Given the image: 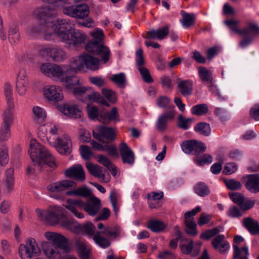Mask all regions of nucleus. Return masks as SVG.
Masks as SVG:
<instances>
[{
    "label": "nucleus",
    "instance_id": "obj_1",
    "mask_svg": "<svg viewBox=\"0 0 259 259\" xmlns=\"http://www.w3.org/2000/svg\"><path fill=\"white\" fill-rule=\"evenodd\" d=\"M33 15L38 20V24L29 29V34L40 36L48 41L63 42L74 48H80L85 44V33L78 29H72L68 20L55 19V11L49 7L43 6L37 8Z\"/></svg>",
    "mask_w": 259,
    "mask_h": 259
},
{
    "label": "nucleus",
    "instance_id": "obj_2",
    "mask_svg": "<svg viewBox=\"0 0 259 259\" xmlns=\"http://www.w3.org/2000/svg\"><path fill=\"white\" fill-rule=\"evenodd\" d=\"M71 68L70 65L60 66L50 63H42L40 66V70L45 76L60 81L67 89L73 88L74 86L79 84L77 76L70 75Z\"/></svg>",
    "mask_w": 259,
    "mask_h": 259
},
{
    "label": "nucleus",
    "instance_id": "obj_3",
    "mask_svg": "<svg viewBox=\"0 0 259 259\" xmlns=\"http://www.w3.org/2000/svg\"><path fill=\"white\" fill-rule=\"evenodd\" d=\"M30 156L34 162V168L27 167L28 172L33 171H43L48 167L50 170L56 167V161L53 156L42 145L35 140H31L29 150Z\"/></svg>",
    "mask_w": 259,
    "mask_h": 259
},
{
    "label": "nucleus",
    "instance_id": "obj_4",
    "mask_svg": "<svg viewBox=\"0 0 259 259\" xmlns=\"http://www.w3.org/2000/svg\"><path fill=\"white\" fill-rule=\"evenodd\" d=\"M92 39L85 46V50L89 53L100 57V61L106 63L110 59L111 52L109 48L102 43L104 37L103 31L99 28L91 32Z\"/></svg>",
    "mask_w": 259,
    "mask_h": 259
},
{
    "label": "nucleus",
    "instance_id": "obj_5",
    "mask_svg": "<svg viewBox=\"0 0 259 259\" xmlns=\"http://www.w3.org/2000/svg\"><path fill=\"white\" fill-rule=\"evenodd\" d=\"M70 65L72 67L71 73L82 70L84 67L92 71H96L100 69V61L99 58L84 53L78 58L73 59Z\"/></svg>",
    "mask_w": 259,
    "mask_h": 259
},
{
    "label": "nucleus",
    "instance_id": "obj_6",
    "mask_svg": "<svg viewBox=\"0 0 259 259\" xmlns=\"http://www.w3.org/2000/svg\"><path fill=\"white\" fill-rule=\"evenodd\" d=\"M39 136L44 138L50 145H54L59 137L61 130L60 126L54 122H48L42 124L38 128Z\"/></svg>",
    "mask_w": 259,
    "mask_h": 259
},
{
    "label": "nucleus",
    "instance_id": "obj_7",
    "mask_svg": "<svg viewBox=\"0 0 259 259\" xmlns=\"http://www.w3.org/2000/svg\"><path fill=\"white\" fill-rule=\"evenodd\" d=\"M81 196L83 197L77 199V201H75L74 203L79 205L80 208L83 209L89 215H95L101 207L100 199L95 195Z\"/></svg>",
    "mask_w": 259,
    "mask_h": 259
},
{
    "label": "nucleus",
    "instance_id": "obj_8",
    "mask_svg": "<svg viewBox=\"0 0 259 259\" xmlns=\"http://www.w3.org/2000/svg\"><path fill=\"white\" fill-rule=\"evenodd\" d=\"M87 112L90 119L92 120L97 119L103 123L107 124L111 121L115 120L117 119V111L116 108H113L109 112H99L96 107L88 105Z\"/></svg>",
    "mask_w": 259,
    "mask_h": 259
},
{
    "label": "nucleus",
    "instance_id": "obj_9",
    "mask_svg": "<svg viewBox=\"0 0 259 259\" xmlns=\"http://www.w3.org/2000/svg\"><path fill=\"white\" fill-rule=\"evenodd\" d=\"M62 225L75 233L84 232L89 235H94L95 233V227L90 222L80 225L73 219L65 218L62 221Z\"/></svg>",
    "mask_w": 259,
    "mask_h": 259
},
{
    "label": "nucleus",
    "instance_id": "obj_10",
    "mask_svg": "<svg viewBox=\"0 0 259 259\" xmlns=\"http://www.w3.org/2000/svg\"><path fill=\"white\" fill-rule=\"evenodd\" d=\"M63 13L76 19H84L89 16L90 9L87 4H79L65 7Z\"/></svg>",
    "mask_w": 259,
    "mask_h": 259
},
{
    "label": "nucleus",
    "instance_id": "obj_11",
    "mask_svg": "<svg viewBox=\"0 0 259 259\" xmlns=\"http://www.w3.org/2000/svg\"><path fill=\"white\" fill-rule=\"evenodd\" d=\"M182 151L186 154L198 155L203 153L206 149L205 144L196 140H188L181 144Z\"/></svg>",
    "mask_w": 259,
    "mask_h": 259
},
{
    "label": "nucleus",
    "instance_id": "obj_12",
    "mask_svg": "<svg viewBox=\"0 0 259 259\" xmlns=\"http://www.w3.org/2000/svg\"><path fill=\"white\" fill-rule=\"evenodd\" d=\"M46 238L52 242L53 244L65 252H70L71 248L68 240L61 234L47 232L45 234Z\"/></svg>",
    "mask_w": 259,
    "mask_h": 259
},
{
    "label": "nucleus",
    "instance_id": "obj_13",
    "mask_svg": "<svg viewBox=\"0 0 259 259\" xmlns=\"http://www.w3.org/2000/svg\"><path fill=\"white\" fill-rule=\"evenodd\" d=\"M45 98L50 102L57 103L63 100L64 95L62 88L56 85H48L43 89Z\"/></svg>",
    "mask_w": 259,
    "mask_h": 259
},
{
    "label": "nucleus",
    "instance_id": "obj_14",
    "mask_svg": "<svg viewBox=\"0 0 259 259\" xmlns=\"http://www.w3.org/2000/svg\"><path fill=\"white\" fill-rule=\"evenodd\" d=\"M19 251L21 255L24 254L28 258L38 256L40 253V249L33 238L28 239L25 245L21 244Z\"/></svg>",
    "mask_w": 259,
    "mask_h": 259
},
{
    "label": "nucleus",
    "instance_id": "obj_15",
    "mask_svg": "<svg viewBox=\"0 0 259 259\" xmlns=\"http://www.w3.org/2000/svg\"><path fill=\"white\" fill-rule=\"evenodd\" d=\"M56 143L51 145L55 147L57 151L62 155H68L72 152V141L69 136L63 135L56 140Z\"/></svg>",
    "mask_w": 259,
    "mask_h": 259
},
{
    "label": "nucleus",
    "instance_id": "obj_16",
    "mask_svg": "<svg viewBox=\"0 0 259 259\" xmlns=\"http://www.w3.org/2000/svg\"><path fill=\"white\" fill-rule=\"evenodd\" d=\"M29 88L27 73L24 69H20L16 81V91L21 97L24 96Z\"/></svg>",
    "mask_w": 259,
    "mask_h": 259
},
{
    "label": "nucleus",
    "instance_id": "obj_17",
    "mask_svg": "<svg viewBox=\"0 0 259 259\" xmlns=\"http://www.w3.org/2000/svg\"><path fill=\"white\" fill-rule=\"evenodd\" d=\"M136 62L138 70L145 82L151 83L153 81L148 69L143 65L144 60L143 57V51L141 48L139 49L136 52Z\"/></svg>",
    "mask_w": 259,
    "mask_h": 259
},
{
    "label": "nucleus",
    "instance_id": "obj_18",
    "mask_svg": "<svg viewBox=\"0 0 259 259\" xmlns=\"http://www.w3.org/2000/svg\"><path fill=\"white\" fill-rule=\"evenodd\" d=\"M93 137L103 142V139L105 138L109 140L115 139V132L111 127L105 126H97L93 131Z\"/></svg>",
    "mask_w": 259,
    "mask_h": 259
},
{
    "label": "nucleus",
    "instance_id": "obj_19",
    "mask_svg": "<svg viewBox=\"0 0 259 259\" xmlns=\"http://www.w3.org/2000/svg\"><path fill=\"white\" fill-rule=\"evenodd\" d=\"M75 185V183L73 181L64 180L51 184L48 186L47 189L51 192L59 193L67 191L70 188H74Z\"/></svg>",
    "mask_w": 259,
    "mask_h": 259
},
{
    "label": "nucleus",
    "instance_id": "obj_20",
    "mask_svg": "<svg viewBox=\"0 0 259 259\" xmlns=\"http://www.w3.org/2000/svg\"><path fill=\"white\" fill-rule=\"evenodd\" d=\"M58 110L64 115L71 118H78L82 116V112L75 104H65L57 106Z\"/></svg>",
    "mask_w": 259,
    "mask_h": 259
},
{
    "label": "nucleus",
    "instance_id": "obj_21",
    "mask_svg": "<svg viewBox=\"0 0 259 259\" xmlns=\"http://www.w3.org/2000/svg\"><path fill=\"white\" fill-rule=\"evenodd\" d=\"M64 175L69 178L83 181L85 179V173L82 166L79 164H74L66 169L64 172Z\"/></svg>",
    "mask_w": 259,
    "mask_h": 259
},
{
    "label": "nucleus",
    "instance_id": "obj_22",
    "mask_svg": "<svg viewBox=\"0 0 259 259\" xmlns=\"http://www.w3.org/2000/svg\"><path fill=\"white\" fill-rule=\"evenodd\" d=\"M119 152L122 158V161L124 164L133 165L135 162V155L134 152L124 142H122L119 145Z\"/></svg>",
    "mask_w": 259,
    "mask_h": 259
},
{
    "label": "nucleus",
    "instance_id": "obj_23",
    "mask_svg": "<svg viewBox=\"0 0 259 259\" xmlns=\"http://www.w3.org/2000/svg\"><path fill=\"white\" fill-rule=\"evenodd\" d=\"M174 106H172L167 112L163 113L158 118L156 126L160 131H163L166 128V124L168 120H171L174 118L175 113L174 111Z\"/></svg>",
    "mask_w": 259,
    "mask_h": 259
},
{
    "label": "nucleus",
    "instance_id": "obj_24",
    "mask_svg": "<svg viewBox=\"0 0 259 259\" xmlns=\"http://www.w3.org/2000/svg\"><path fill=\"white\" fill-rule=\"evenodd\" d=\"M169 33V26L165 25V26L160 28L157 30L151 29L146 32V35L145 36L147 39H157L162 40L168 35Z\"/></svg>",
    "mask_w": 259,
    "mask_h": 259
},
{
    "label": "nucleus",
    "instance_id": "obj_25",
    "mask_svg": "<svg viewBox=\"0 0 259 259\" xmlns=\"http://www.w3.org/2000/svg\"><path fill=\"white\" fill-rule=\"evenodd\" d=\"M85 165L88 171L93 176L104 180L105 182L109 181L110 176L107 175L106 176L104 174H103L102 168L99 165L94 164L89 161L86 162Z\"/></svg>",
    "mask_w": 259,
    "mask_h": 259
},
{
    "label": "nucleus",
    "instance_id": "obj_26",
    "mask_svg": "<svg viewBox=\"0 0 259 259\" xmlns=\"http://www.w3.org/2000/svg\"><path fill=\"white\" fill-rule=\"evenodd\" d=\"M42 249L45 255L49 259H61V254L58 248H53L52 245L48 242H43Z\"/></svg>",
    "mask_w": 259,
    "mask_h": 259
},
{
    "label": "nucleus",
    "instance_id": "obj_27",
    "mask_svg": "<svg viewBox=\"0 0 259 259\" xmlns=\"http://www.w3.org/2000/svg\"><path fill=\"white\" fill-rule=\"evenodd\" d=\"M245 187L251 193L259 192V174L248 175Z\"/></svg>",
    "mask_w": 259,
    "mask_h": 259
},
{
    "label": "nucleus",
    "instance_id": "obj_28",
    "mask_svg": "<svg viewBox=\"0 0 259 259\" xmlns=\"http://www.w3.org/2000/svg\"><path fill=\"white\" fill-rule=\"evenodd\" d=\"M177 87L180 93L183 96L186 97L192 94L193 84L190 80H181L178 81Z\"/></svg>",
    "mask_w": 259,
    "mask_h": 259
},
{
    "label": "nucleus",
    "instance_id": "obj_29",
    "mask_svg": "<svg viewBox=\"0 0 259 259\" xmlns=\"http://www.w3.org/2000/svg\"><path fill=\"white\" fill-rule=\"evenodd\" d=\"M243 224L251 234L259 235V224L257 221L248 217L243 219Z\"/></svg>",
    "mask_w": 259,
    "mask_h": 259
},
{
    "label": "nucleus",
    "instance_id": "obj_30",
    "mask_svg": "<svg viewBox=\"0 0 259 259\" xmlns=\"http://www.w3.org/2000/svg\"><path fill=\"white\" fill-rule=\"evenodd\" d=\"M225 236L223 235H218L212 240V245L214 249H219L221 253L225 252L229 247V244L227 241H224Z\"/></svg>",
    "mask_w": 259,
    "mask_h": 259
},
{
    "label": "nucleus",
    "instance_id": "obj_31",
    "mask_svg": "<svg viewBox=\"0 0 259 259\" xmlns=\"http://www.w3.org/2000/svg\"><path fill=\"white\" fill-rule=\"evenodd\" d=\"M14 169L13 168L11 167L5 172V181L4 182V185L7 190V192H11V190L13 188V185L15 182V178L14 177Z\"/></svg>",
    "mask_w": 259,
    "mask_h": 259
},
{
    "label": "nucleus",
    "instance_id": "obj_32",
    "mask_svg": "<svg viewBox=\"0 0 259 259\" xmlns=\"http://www.w3.org/2000/svg\"><path fill=\"white\" fill-rule=\"evenodd\" d=\"M14 109L10 108L7 106V108L2 114V122L1 124L10 127L11 125L13 124L14 120Z\"/></svg>",
    "mask_w": 259,
    "mask_h": 259
},
{
    "label": "nucleus",
    "instance_id": "obj_33",
    "mask_svg": "<svg viewBox=\"0 0 259 259\" xmlns=\"http://www.w3.org/2000/svg\"><path fill=\"white\" fill-rule=\"evenodd\" d=\"M259 34V27L254 23H249L246 27L242 29L241 35L243 36L253 37Z\"/></svg>",
    "mask_w": 259,
    "mask_h": 259
},
{
    "label": "nucleus",
    "instance_id": "obj_34",
    "mask_svg": "<svg viewBox=\"0 0 259 259\" xmlns=\"http://www.w3.org/2000/svg\"><path fill=\"white\" fill-rule=\"evenodd\" d=\"M166 225L162 221L152 220L148 222L147 228L154 233H160L164 231Z\"/></svg>",
    "mask_w": 259,
    "mask_h": 259
},
{
    "label": "nucleus",
    "instance_id": "obj_35",
    "mask_svg": "<svg viewBox=\"0 0 259 259\" xmlns=\"http://www.w3.org/2000/svg\"><path fill=\"white\" fill-rule=\"evenodd\" d=\"M89 92L85 100L99 103L106 106H109L107 101L104 99L99 93L95 92L93 88H91V91Z\"/></svg>",
    "mask_w": 259,
    "mask_h": 259
},
{
    "label": "nucleus",
    "instance_id": "obj_36",
    "mask_svg": "<svg viewBox=\"0 0 259 259\" xmlns=\"http://www.w3.org/2000/svg\"><path fill=\"white\" fill-rule=\"evenodd\" d=\"M181 14L182 16L181 23L183 26L187 28L194 24L195 15L193 13H187L184 11H181Z\"/></svg>",
    "mask_w": 259,
    "mask_h": 259
},
{
    "label": "nucleus",
    "instance_id": "obj_37",
    "mask_svg": "<svg viewBox=\"0 0 259 259\" xmlns=\"http://www.w3.org/2000/svg\"><path fill=\"white\" fill-rule=\"evenodd\" d=\"M4 93L6 99L7 105L10 108H14L15 103L13 98L12 87L10 83L4 85Z\"/></svg>",
    "mask_w": 259,
    "mask_h": 259
},
{
    "label": "nucleus",
    "instance_id": "obj_38",
    "mask_svg": "<svg viewBox=\"0 0 259 259\" xmlns=\"http://www.w3.org/2000/svg\"><path fill=\"white\" fill-rule=\"evenodd\" d=\"M77 199H68L67 200V204H65L64 206L68 209L70 210L76 217L82 219L84 217L83 214L76 209V207L80 208L79 205L74 203L75 201H77Z\"/></svg>",
    "mask_w": 259,
    "mask_h": 259
},
{
    "label": "nucleus",
    "instance_id": "obj_39",
    "mask_svg": "<svg viewBox=\"0 0 259 259\" xmlns=\"http://www.w3.org/2000/svg\"><path fill=\"white\" fill-rule=\"evenodd\" d=\"M32 111L35 120L38 123H42L46 120L47 113L42 108L39 106H34L32 108Z\"/></svg>",
    "mask_w": 259,
    "mask_h": 259
},
{
    "label": "nucleus",
    "instance_id": "obj_40",
    "mask_svg": "<svg viewBox=\"0 0 259 259\" xmlns=\"http://www.w3.org/2000/svg\"><path fill=\"white\" fill-rule=\"evenodd\" d=\"M110 79L121 88H124L126 85V79L124 73L113 74L110 77Z\"/></svg>",
    "mask_w": 259,
    "mask_h": 259
},
{
    "label": "nucleus",
    "instance_id": "obj_41",
    "mask_svg": "<svg viewBox=\"0 0 259 259\" xmlns=\"http://www.w3.org/2000/svg\"><path fill=\"white\" fill-rule=\"evenodd\" d=\"M8 38L12 44L18 42L20 39V33L18 27L15 25L10 26L8 31Z\"/></svg>",
    "mask_w": 259,
    "mask_h": 259
},
{
    "label": "nucleus",
    "instance_id": "obj_42",
    "mask_svg": "<svg viewBox=\"0 0 259 259\" xmlns=\"http://www.w3.org/2000/svg\"><path fill=\"white\" fill-rule=\"evenodd\" d=\"M67 57L66 52L61 48L54 47L51 58L56 62H61L64 60Z\"/></svg>",
    "mask_w": 259,
    "mask_h": 259
},
{
    "label": "nucleus",
    "instance_id": "obj_43",
    "mask_svg": "<svg viewBox=\"0 0 259 259\" xmlns=\"http://www.w3.org/2000/svg\"><path fill=\"white\" fill-rule=\"evenodd\" d=\"M199 75L201 79L204 82L211 83L213 81L212 73L204 67H200L198 69Z\"/></svg>",
    "mask_w": 259,
    "mask_h": 259
},
{
    "label": "nucleus",
    "instance_id": "obj_44",
    "mask_svg": "<svg viewBox=\"0 0 259 259\" xmlns=\"http://www.w3.org/2000/svg\"><path fill=\"white\" fill-rule=\"evenodd\" d=\"M9 161L8 149L5 143H0V164L5 166Z\"/></svg>",
    "mask_w": 259,
    "mask_h": 259
},
{
    "label": "nucleus",
    "instance_id": "obj_45",
    "mask_svg": "<svg viewBox=\"0 0 259 259\" xmlns=\"http://www.w3.org/2000/svg\"><path fill=\"white\" fill-rule=\"evenodd\" d=\"M208 111V106L206 104H200L195 105L191 108V113L197 116L206 114Z\"/></svg>",
    "mask_w": 259,
    "mask_h": 259
},
{
    "label": "nucleus",
    "instance_id": "obj_46",
    "mask_svg": "<svg viewBox=\"0 0 259 259\" xmlns=\"http://www.w3.org/2000/svg\"><path fill=\"white\" fill-rule=\"evenodd\" d=\"M163 195H147L146 198L150 208H156L161 206L160 200L162 199Z\"/></svg>",
    "mask_w": 259,
    "mask_h": 259
},
{
    "label": "nucleus",
    "instance_id": "obj_47",
    "mask_svg": "<svg viewBox=\"0 0 259 259\" xmlns=\"http://www.w3.org/2000/svg\"><path fill=\"white\" fill-rule=\"evenodd\" d=\"M93 239L95 242L100 246L103 248H106L110 246V242L109 240L104 237H103L100 232H97L94 235Z\"/></svg>",
    "mask_w": 259,
    "mask_h": 259
},
{
    "label": "nucleus",
    "instance_id": "obj_48",
    "mask_svg": "<svg viewBox=\"0 0 259 259\" xmlns=\"http://www.w3.org/2000/svg\"><path fill=\"white\" fill-rule=\"evenodd\" d=\"M194 130L197 133L205 136H208L211 131L209 124L205 122H200L197 124Z\"/></svg>",
    "mask_w": 259,
    "mask_h": 259
},
{
    "label": "nucleus",
    "instance_id": "obj_49",
    "mask_svg": "<svg viewBox=\"0 0 259 259\" xmlns=\"http://www.w3.org/2000/svg\"><path fill=\"white\" fill-rule=\"evenodd\" d=\"M91 91V87H79L74 88L73 94L77 97H82L84 99V101H86L87 95Z\"/></svg>",
    "mask_w": 259,
    "mask_h": 259
},
{
    "label": "nucleus",
    "instance_id": "obj_50",
    "mask_svg": "<svg viewBox=\"0 0 259 259\" xmlns=\"http://www.w3.org/2000/svg\"><path fill=\"white\" fill-rule=\"evenodd\" d=\"M193 220V219L192 220H185L184 224L186 227L189 229L186 231L187 233L192 236H196L198 233L197 225L195 222Z\"/></svg>",
    "mask_w": 259,
    "mask_h": 259
},
{
    "label": "nucleus",
    "instance_id": "obj_51",
    "mask_svg": "<svg viewBox=\"0 0 259 259\" xmlns=\"http://www.w3.org/2000/svg\"><path fill=\"white\" fill-rule=\"evenodd\" d=\"M11 137V129L9 126L1 124L0 126V143L6 141Z\"/></svg>",
    "mask_w": 259,
    "mask_h": 259
},
{
    "label": "nucleus",
    "instance_id": "obj_52",
    "mask_svg": "<svg viewBox=\"0 0 259 259\" xmlns=\"http://www.w3.org/2000/svg\"><path fill=\"white\" fill-rule=\"evenodd\" d=\"M224 181L227 188L231 190L240 189L242 186L239 181H236L234 179H225Z\"/></svg>",
    "mask_w": 259,
    "mask_h": 259
},
{
    "label": "nucleus",
    "instance_id": "obj_53",
    "mask_svg": "<svg viewBox=\"0 0 259 259\" xmlns=\"http://www.w3.org/2000/svg\"><path fill=\"white\" fill-rule=\"evenodd\" d=\"M224 23L228 27V28L233 32L241 35L242 30H240L238 26L239 21L230 19L224 21Z\"/></svg>",
    "mask_w": 259,
    "mask_h": 259
},
{
    "label": "nucleus",
    "instance_id": "obj_54",
    "mask_svg": "<svg viewBox=\"0 0 259 259\" xmlns=\"http://www.w3.org/2000/svg\"><path fill=\"white\" fill-rule=\"evenodd\" d=\"M212 161V157L210 154H205L201 157H198L195 159L196 163L200 166L206 164H210Z\"/></svg>",
    "mask_w": 259,
    "mask_h": 259
},
{
    "label": "nucleus",
    "instance_id": "obj_55",
    "mask_svg": "<svg viewBox=\"0 0 259 259\" xmlns=\"http://www.w3.org/2000/svg\"><path fill=\"white\" fill-rule=\"evenodd\" d=\"M79 151L82 158L85 160L91 159L93 154L90 147L87 145L80 146Z\"/></svg>",
    "mask_w": 259,
    "mask_h": 259
},
{
    "label": "nucleus",
    "instance_id": "obj_56",
    "mask_svg": "<svg viewBox=\"0 0 259 259\" xmlns=\"http://www.w3.org/2000/svg\"><path fill=\"white\" fill-rule=\"evenodd\" d=\"M220 230L218 228H213L212 229L208 230L201 234L200 238L204 240H208L211 237L218 234Z\"/></svg>",
    "mask_w": 259,
    "mask_h": 259
},
{
    "label": "nucleus",
    "instance_id": "obj_57",
    "mask_svg": "<svg viewBox=\"0 0 259 259\" xmlns=\"http://www.w3.org/2000/svg\"><path fill=\"white\" fill-rule=\"evenodd\" d=\"M102 93L109 102L114 103L116 101V95L113 91L109 89H103L102 90Z\"/></svg>",
    "mask_w": 259,
    "mask_h": 259
},
{
    "label": "nucleus",
    "instance_id": "obj_58",
    "mask_svg": "<svg viewBox=\"0 0 259 259\" xmlns=\"http://www.w3.org/2000/svg\"><path fill=\"white\" fill-rule=\"evenodd\" d=\"M194 192L197 194H208L210 192L204 183H198L194 188Z\"/></svg>",
    "mask_w": 259,
    "mask_h": 259
},
{
    "label": "nucleus",
    "instance_id": "obj_59",
    "mask_svg": "<svg viewBox=\"0 0 259 259\" xmlns=\"http://www.w3.org/2000/svg\"><path fill=\"white\" fill-rule=\"evenodd\" d=\"M50 45H44L40 47L39 50V54L42 57H50L51 58V54H52L53 49Z\"/></svg>",
    "mask_w": 259,
    "mask_h": 259
},
{
    "label": "nucleus",
    "instance_id": "obj_60",
    "mask_svg": "<svg viewBox=\"0 0 259 259\" xmlns=\"http://www.w3.org/2000/svg\"><path fill=\"white\" fill-rule=\"evenodd\" d=\"M91 189L86 187H81L73 191H68L66 194H92Z\"/></svg>",
    "mask_w": 259,
    "mask_h": 259
},
{
    "label": "nucleus",
    "instance_id": "obj_61",
    "mask_svg": "<svg viewBox=\"0 0 259 259\" xmlns=\"http://www.w3.org/2000/svg\"><path fill=\"white\" fill-rule=\"evenodd\" d=\"M179 122L178 126L184 130H187L189 127V123H191L192 120L190 118H185L182 115H180L178 118Z\"/></svg>",
    "mask_w": 259,
    "mask_h": 259
},
{
    "label": "nucleus",
    "instance_id": "obj_62",
    "mask_svg": "<svg viewBox=\"0 0 259 259\" xmlns=\"http://www.w3.org/2000/svg\"><path fill=\"white\" fill-rule=\"evenodd\" d=\"M112 156H118V152L117 148L113 145L106 144L104 146L103 150Z\"/></svg>",
    "mask_w": 259,
    "mask_h": 259
},
{
    "label": "nucleus",
    "instance_id": "obj_63",
    "mask_svg": "<svg viewBox=\"0 0 259 259\" xmlns=\"http://www.w3.org/2000/svg\"><path fill=\"white\" fill-rule=\"evenodd\" d=\"M45 219L51 223H57L59 221L58 215L54 211L45 212Z\"/></svg>",
    "mask_w": 259,
    "mask_h": 259
},
{
    "label": "nucleus",
    "instance_id": "obj_64",
    "mask_svg": "<svg viewBox=\"0 0 259 259\" xmlns=\"http://www.w3.org/2000/svg\"><path fill=\"white\" fill-rule=\"evenodd\" d=\"M90 81L98 87H102L105 84V80L101 76H96L89 78Z\"/></svg>",
    "mask_w": 259,
    "mask_h": 259
}]
</instances>
